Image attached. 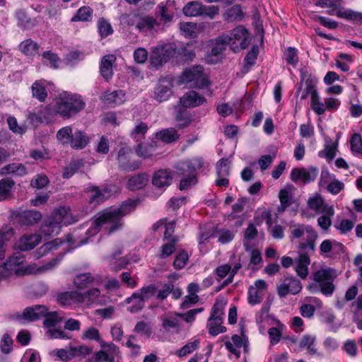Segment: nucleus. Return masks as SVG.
<instances>
[{"label":"nucleus","mask_w":362,"mask_h":362,"mask_svg":"<svg viewBox=\"0 0 362 362\" xmlns=\"http://www.w3.org/2000/svg\"><path fill=\"white\" fill-rule=\"evenodd\" d=\"M301 289L300 282L294 278H286L276 286L277 293L281 298L288 294H297Z\"/></svg>","instance_id":"20"},{"label":"nucleus","mask_w":362,"mask_h":362,"mask_svg":"<svg viewBox=\"0 0 362 362\" xmlns=\"http://www.w3.org/2000/svg\"><path fill=\"white\" fill-rule=\"evenodd\" d=\"M337 276L334 269L325 266L313 273V281L318 284L322 294L330 296L334 291V281Z\"/></svg>","instance_id":"9"},{"label":"nucleus","mask_w":362,"mask_h":362,"mask_svg":"<svg viewBox=\"0 0 362 362\" xmlns=\"http://www.w3.org/2000/svg\"><path fill=\"white\" fill-rule=\"evenodd\" d=\"M18 223L22 226H33L41 220L42 214L35 210H27L18 213L16 216Z\"/></svg>","instance_id":"26"},{"label":"nucleus","mask_w":362,"mask_h":362,"mask_svg":"<svg viewBox=\"0 0 362 362\" xmlns=\"http://www.w3.org/2000/svg\"><path fill=\"white\" fill-rule=\"evenodd\" d=\"M170 173L167 170L156 171L152 178V184L157 188H166L172 182Z\"/></svg>","instance_id":"29"},{"label":"nucleus","mask_w":362,"mask_h":362,"mask_svg":"<svg viewBox=\"0 0 362 362\" xmlns=\"http://www.w3.org/2000/svg\"><path fill=\"white\" fill-rule=\"evenodd\" d=\"M19 48L27 56H35L37 54L39 46L31 39H27L21 42Z\"/></svg>","instance_id":"49"},{"label":"nucleus","mask_w":362,"mask_h":362,"mask_svg":"<svg viewBox=\"0 0 362 362\" xmlns=\"http://www.w3.org/2000/svg\"><path fill=\"white\" fill-rule=\"evenodd\" d=\"M28 173L26 167L19 163H11L3 166L0 169L1 175L13 174L18 177H23Z\"/></svg>","instance_id":"32"},{"label":"nucleus","mask_w":362,"mask_h":362,"mask_svg":"<svg viewBox=\"0 0 362 362\" xmlns=\"http://www.w3.org/2000/svg\"><path fill=\"white\" fill-rule=\"evenodd\" d=\"M15 184V181L11 177H4L0 180V200L8 199Z\"/></svg>","instance_id":"42"},{"label":"nucleus","mask_w":362,"mask_h":362,"mask_svg":"<svg viewBox=\"0 0 362 362\" xmlns=\"http://www.w3.org/2000/svg\"><path fill=\"white\" fill-rule=\"evenodd\" d=\"M230 48L235 52L247 48L250 42L248 30L243 25L233 29L229 34H223Z\"/></svg>","instance_id":"11"},{"label":"nucleus","mask_w":362,"mask_h":362,"mask_svg":"<svg viewBox=\"0 0 362 362\" xmlns=\"http://www.w3.org/2000/svg\"><path fill=\"white\" fill-rule=\"evenodd\" d=\"M148 182L146 174H139L129 178L127 187L131 190L139 189L144 187Z\"/></svg>","instance_id":"40"},{"label":"nucleus","mask_w":362,"mask_h":362,"mask_svg":"<svg viewBox=\"0 0 362 362\" xmlns=\"http://www.w3.org/2000/svg\"><path fill=\"white\" fill-rule=\"evenodd\" d=\"M132 151L128 146H124L119 149L117 153L119 167L124 170L132 171L136 170L140 166V162L132 160Z\"/></svg>","instance_id":"17"},{"label":"nucleus","mask_w":362,"mask_h":362,"mask_svg":"<svg viewBox=\"0 0 362 362\" xmlns=\"http://www.w3.org/2000/svg\"><path fill=\"white\" fill-rule=\"evenodd\" d=\"M336 16L338 18H344L355 23H362V13L351 9H339L337 11Z\"/></svg>","instance_id":"43"},{"label":"nucleus","mask_w":362,"mask_h":362,"mask_svg":"<svg viewBox=\"0 0 362 362\" xmlns=\"http://www.w3.org/2000/svg\"><path fill=\"white\" fill-rule=\"evenodd\" d=\"M86 298L90 299V289L84 293L71 291L61 292L57 295V303L63 306L70 305L72 302L82 303Z\"/></svg>","instance_id":"16"},{"label":"nucleus","mask_w":362,"mask_h":362,"mask_svg":"<svg viewBox=\"0 0 362 362\" xmlns=\"http://www.w3.org/2000/svg\"><path fill=\"white\" fill-rule=\"evenodd\" d=\"M171 94V84L170 81L166 79L160 80L155 90V99L161 103L167 100Z\"/></svg>","instance_id":"30"},{"label":"nucleus","mask_w":362,"mask_h":362,"mask_svg":"<svg viewBox=\"0 0 362 362\" xmlns=\"http://www.w3.org/2000/svg\"><path fill=\"white\" fill-rule=\"evenodd\" d=\"M200 341L199 339L194 338L192 340L186 344L182 349L177 351L176 355L179 357L185 356L199 348Z\"/></svg>","instance_id":"56"},{"label":"nucleus","mask_w":362,"mask_h":362,"mask_svg":"<svg viewBox=\"0 0 362 362\" xmlns=\"http://www.w3.org/2000/svg\"><path fill=\"white\" fill-rule=\"evenodd\" d=\"M103 288L100 278L92 279V305H104L107 302L108 298L101 294Z\"/></svg>","instance_id":"27"},{"label":"nucleus","mask_w":362,"mask_h":362,"mask_svg":"<svg viewBox=\"0 0 362 362\" xmlns=\"http://www.w3.org/2000/svg\"><path fill=\"white\" fill-rule=\"evenodd\" d=\"M182 34L188 38H194L197 36L198 30L197 24L190 22H183L180 24Z\"/></svg>","instance_id":"53"},{"label":"nucleus","mask_w":362,"mask_h":362,"mask_svg":"<svg viewBox=\"0 0 362 362\" xmlns=\"http://www.w3.org/2000/svg\"><path fill=\"white\" fill-rule=\"evenodd\" d=\"M204 166V162L200 157L186 159L177 164L176 169L180 175H185L181 179L180 189H185L197 183L196 171Z\"/></svg>","instance_id":"5"},{"label":"nucleus","mask_w":362,"mask_h":362,"mask_svg":"<svg viewBox=\"0 0 362 362\" xmlns=\"http://www.w3.org/2000/svg\"><path fill=\"white\" fill-rule=\"evenodd\" d=\"M18 23L25 29H32L35 27L38 22L36 18H30L25 10H19L16 13Z\"/></svg>","instance_id":"37"},{"label":"nucleus","mask_w":362,"mask_h":362,"mask_svg":"<svg viewBox=\"0 0 362 362\" xmlns=\"http://www.w3.org/2000/svg\"><path fill=\"white\" fill-rule=\"evenodd\" d=\"M98 29L101 37H107L113 33V29L109 21L105 18H100L98 21Z\"/></svg>","instance_id":"60"},{"label":"nucleus","mask_w":362,"mask_h":362,"mask_svg":"<svg viewBox=\"0 0 362 362\" xmlns=\"http://www.w3.org/2000/svg\"><path fill=\"white\" fill-rule=\"evenodd\" d=\"M243 13L239 5H235L227 9L223 13V18L228 22L240 21L243 18Z\"/></svg>","instance_id":"48"},{"label":"nucleus","mask_w":362,"mask_h":362,"mask_svg":"<svg viewBox=\"0 0 362 362\" xmlns=\"http://www.w3.org/2000/svg\"><path fill=\"white\" fill-rule=\"evenodd\" d=\"M62 243L59 239L56 238L52 241L43 244L35 252V256L37 258H40L47 255L49 252L57 250Z\"/></svg>","instance_id":"44"},{"label":"nucleus","mask_w":362,"mask_h":362,"mask_svg":"<svg viewBox=\"0 0 362 362\" xmlns=\"http://www.w3.org/2000/svg\"><path fill=\"white\" fill-rule=\"evenodd\" d=\"M300 79L301 81H305V88L304 90L305 92L311 95L317 91L315 86L317 83V79L316 78L312 76L307 71L301 70Z\"/></svg>","instance_id":"46"},{"label":"nucleus","mask_w":362,"mask_h":362,"mask_svg":"<svg viewBox=\"0 0 362 362\" xmlns=\"http://www.w3.org/2000/svg\"><path fill=\"white\" fill-rule=\"evenodd\" d=\"M179 314L175 313L162 317V326L165 331L180 329Z\"/></svg>","instance_id":"45"},{"label":"nucleus","mask_w":362,"mask_h":362,"mask_svg":"<svg viewBox=\"0 0 362 362\" xmlns=\"http://www.w3.org/2000/svg\"><path fill=\"white\" fill-rule=\"evenodd\" d=\"M138 202L127 200L119 207L110 209L98 214L95 220L96 228L103 225L107 226L109 233H113L122 226V218L134 211Z\"/></svg>","instance_id":"1"},{"label":"nucleus","mask_w":362,"mask_h":362,"mask_svg":"<svg viewBox=\"0 0 362 362\" xmlns=\"http://www.w3.org/2000/svg\"><path fill=\"white\" fill-rule=\"evenodd\" d=\"M218 238V240L221 244H226L232 241L234 238V233L224 228L219 229L215 234Z\"/></svg>","instance_id":"63"},{"label":"nucleus","mask_w":362,"mask_h":362,"mask_svg":"<svg viewBox=\"0 0 362 362\" xmlns=\"http://www.w3.org/2000/svg\"><path fill=\"white\" fill-rule=\"evenodd\" d=\"M351 150L354 153L362 155V139L360 134H354L350 140Z\"/></svg>","instance_id":"64"},{"label":"nucleus","mask_w":362,"mask_h":362,"mask_svg":"<svg viewBox=\"0 0 362 362\" xmlns=\"http://www.w3.org/2000/svg\"><path fill=\"white\" fill-rule=\"evenodd\" d=\"M175 83L198 89L205 88L210 84L207 74L204 73V68L200 65L185 69L176 78Z\"/></svg>","instance_id":"4"},{"label":"nucleus","mask_w":362,"mask_h":362,"mask_svg":"<svg viewBox=\"0 0 362 362\" xmlns=\"http://www.w3.org/2000/svg\"><path fill=\"white\" fill-rule=\"evenodd\" d=\"M83 59V52L78 50H73L66 54L64 60L66 65L72 66Z\"/></svg>","instance_id":"58"},{"label":"nucleus","mask_w":362,"mask_h":362,"mask_svg":"<svg viewBox=\"0 0 362 362\" xmlns=\"http://www.w3.org/2000/svg\"><path fill=\"white\" fill-rule=\"evenodd\" d=\"M159 25L156 19L150 16L139 17L136 23V28L145 35L153 34Z\"/></svg>","instance_id":"24"},{"label":"nucleus","mask_w":362,"mask_h":362,"mask_svg":"<svg viewBox=\"0 0 362 362\" xmlns=\"http://www.w3.org/2000/svg\"><path fill=\"white\" fill-rule=\"evenodd\" d=\"M158 8L160 20L165 23L170 22L173 18L174 11L176 10L175 2L168 0L165 4H160Z\"/></svg>","instance_id":"33"},{"label":"nucleus","mask_w":362,"mask_h":362,"mask_svg":"<svg viewBox=\"0 0 362 362\" xmlns=\"http://www.w3.org/2000/svg\"><path fill=\"white\" fill-rule=\"evenodd\" d=\"M267 289V284L262 279H257L254 284L250 286L248 289V303L255 305L259 304L262 300L265 291Z\"/></svg>","instance_id":"19"},{"label":"nucleus","mask_w":362,"mask_h":362,"mask_svg":"<svg viewBox=\"0 0 362 362\" xmlns=\"http://www.w3.org/2000/svg\"><path fill=\"white\" fill-rule=\"evenodd\" d=\"M32 95L40 102H45L47 98L46 87L41 81H35L32 86Z\"/></svg>","instance_id":"41"},{"label":"nucleus","mask_w":362,"mask_h":362,"mask_svg":"<svg viewBox=\"0 0 362 362\" xmlns=\"http://www.w3.org/2000/svg\"><path fill=\"white\" fill-rule=\"evenodd\" d=\"M76 219L71 215V210L64 206L55 209L49 216L45 218L40 226V233L45 237L58 235L62 226L73 224Z\"/></svg>","instance_id":"2"},{"label":"nucleus","mask_w":362,"mask_h":362,"mask_svg":"<svg viewBox=\"0 0 362 362\" xmlns=\"http://www.w3.org/2000/svg\"><path fill=\"white\" fill-rule=\"evenodd\" d=\"M226 39L227 38L225 37L224 35H222L216 38L213 42L211 54L208 57L207 59L209 63L215 62L214 59H210L211 57L214 56L218 58L222 54L223 52L226 49L227 45H228Z\"/></svg>","instance_id":"34"},{"label":"nucleus","mask_w":362,"mask_h":362,"mask_svg":"<svg viewBox=\"0 0 362 362\" xmlns=\"http://www.w3.org/2000/svg\"><path fill=\"white\" fill-rule=\"evenodd\" d=\"M342 1L343 0H318L315 5L321 8H328L330 9L328 11L329 14L336 15V12L339 10Z\"/></svg>","instance_id":"50"},{"label":"nucleus","mask_w":362,"mask_h":362,"mask_svg":"<svg viewBox=\"0 0 362 362\" xmlns=\"http://www.w3.org/2000/svg\"><path fill=\"white\" fill-rule=\"evenodd\" d=\"M92 203L96 202L100 204L107 199L110 197V194L106 190H101L97 187H92Z\"/></svg>","instance_id":"61"},{"label":"nucleus","mask_w":362,"mask_h":362,"mask_svg":"<svg viewBox=\"0 0 362 362\" xmlns=\"http://www.w3.org/2000/svg\"><path fill=\"white\" fill-rule=\"evenodd\" d=\"M291 189V187H289L288 188L283 189L279 192V197L281 202V205L278 208L279 211H284L286 209V208L289 205Z\"/></svg>","instance_id":"59"},{"label":"nucleus","mask_w":362,"mask_h":362,"mask_svg":"<svg viewBox=\"0 0 362 362\" xmlns=\"http://www.w3.org/2000/svg\"><path fill=\"white\" fill-rule=\"evenodd\" d=\"M226 305V299L218 296L213 305L207 323L209 333L212 336H216L218 334L226 332V328L222 325L224 320V310Z\"/></svg>","instance_id":"7"},{"label":"nucleus","mask_w":362,"mask_h":362,"mask_svg":"<svg viewBox=\"0 0 362 362\" xmlns=\"http://www.w3.org/2000/svg\"><path fill=\"white\" fill-rule=\"evenodd\" d=\"M203 4L198 1L187 3L182 8L183 13L187 16H202Z\"/></svg>","instance_id":"38"},{"label":"nucleus","mask_w":362,"mask_h":362,"mask_svg":"<svg viewBox=\"0 0 362 362\" xmlns=\"http://www.w3.org/2000/svg\"><path fill=\"white\" fill-rule=\"evenodd\" d=\"M42 235L39 234H25L17 243V248L21 251H30L34 249L41 241Z\"/></svg>","instance_id":"25"},{"label":"nucleus","mask_w":362,"mask_h":362,"mask_svg":"<svg viewBox=\"0 0 362 362\" xmlns=\"http://www.w3.org/2000/svg\"><path fill=\"white\" fill-rule=\"evenodd\" d=\"M318 175V169L313 166L308 168H293L290 173L291 179L296 182H300L304 184L313 182Z\"/></svg>","instance_id":"18"},{"label":"nucleus","mask_w":362,"mask_h":362,"mask_svg":"<svg viewBox=\"0 0 362 362\" xmlns=\"http://www.w3.org/2000/svg\"><path fill=\"white\" fill-rule=\"evenodd\" d=\"M156 137L163 142L171 143L176 141L179 135L173 128L165 129L156 134Z\"/></svg>","instance_id":"51"},{"label":"nucleus","mask_w":362,"mask_h":362,"mask_svg":"<svg viewBox=\"0 0 362 362\" xmlns=\"http://www.w3.org/2000/svg\"><path fill=\"white\" fill-rule=\"evenodd\" d=\"M319 186L324 187L329 193L334 195L339 194L344 188V184L326 168L321 172Z\"/></svg>","instance_id":"14"},{"label":"nucleus","mask_w":362,"mask_h":362,"mask_svg":"<svg viewBox=\"0 0 362 362\" xmlns=\"http://www.w3.org/2000/svg\"><path fill=\"white\" fill-rule=\"evenodd\" d=\"M317 219L318 226L324 230H327L332 225V218L334 215L333 207H325V211H322Z\"/></svg>","instance_id":"39"},{"label":"nucleus","mask_w":362,"mask_h":362,"mask_svg":"<svg viewBox=\"0 0 362 362\" xmlns=\"http://www.w3.org/2000/svg\"><path fill=\"white\" fill-rule=\"evenodd\" d=\"M92 339L96 340L100 344V349L95 352V362H115V358L120 352L119 348L111 342L104 341L98 329L92 328Z\"/></svg>","instance_id":"10"},{"label":"nucleus","mask_w":362,"mask_h":362,"mask_svg":"<svg viewBox=\"0 0 362 362\" xmlns=\"http://www.w3.org/2000/svg\"><path fill=\"white\" fill-rule=\"evenodd\" d=\"M57 138L63 145H69L75 150L84 148L89 142V138L84 132L77 130L73 133L70 126L59 129L57 133Z\"/></svg>","instance_id":"8"},{"label":"nucleus","mask_w":362,"mask_h":362,"mask_svg":"<svg viewBox=\"0 0 362 362\" xmlns=\"http://www.w3.org/2000/svg\"><path fill=\"white\" fill-rule=\"evenodd\" d=\"M21 262V257H10L6 262L0 265V280L9 277L13 273L18 274V267Z\"/></svg>","instance_id":"23"},{"label":"nucleus","mask_w":362,"mask_h":362,"mask_svg":"<svg viewBox=\"0 0 362 362\" xmlns=\"http://www.w3.org/2000/svg\"><path fill=\"white\" fill-rule=\"evenodd\" d=\"M14 233L15 230L12 227L2 228L0 230V262L5 258L8 243Z\"/></svg>","instance_id":"31"},{"label":"nucleus","mask_w":362,"mask_h":362,"mask_svg":"<svg viewBox=\"0 0 362 362\" xmlns=\"http://www.w3.org/2000/svg\"><path fill=\"white\" fill-rule=\"evenodd\" d=\"M116 61V57L114 54H107L103 57L100 63V71L101 76L108 81L113 76V64Z\"/></svg>","instance_id":"28"},{"label":"nucleus","mask_w":362,"mask_h":362,"mask_svg":"<svg viewBox=\"0 0 362 362\" xmlns=\"http://www.w3.org/2000/svg\"><path fill=\"white\" fill-rule=\"evenodd\" d=\"M85 103L78 94L64 92L54 106V112L63 119H69L84 109Z\"/></svg>","instance_id":"3"},{"label":"nucleus","mask_w":362,"mask_h":362,"mask_svg":"<svg viewBox=\"0 0 362 362\" xmlns=\"http://www.w3.org/2000/svg\"><path fill=\"white\" fill-rule=\"evenodd\" d=\"M43 64L49 65L50 67L57 69L59 68L60 59L56 53L52 51H45L42 54Z\"/></svg>","instance_id":"55"},{"label":"nucleus","mask_w":362,"mask_h":362,"mask_svg":"<svg viewBox=\"0 0 362 362\" xmlns=\"http://www.w3.org/2000/svg\"><path fill=\"white\" fill-rule=\"evenodd\" d=\"M45 317L43 325L45 327L50 328L54 327L58 322H60V319L59 318L58 313L55 311L54 312H48L46 311V314L43 317Z\"/></svg>","instance_id":"62"},{"label":"nucleus","mask_w":362,"mask_h":362,"mask_svg":"<svg viewBox=\"0 0 362 362\" xmlns=\"http://www.w3.org/2000/svg\"><path fill=\"white\" fill-rule=\"evenodd\" d=\"M310 263V257L306 254L299 255L296 266L297 274L302 279H305L308 274V266Z\"/></svg>","instance_id":"36"},{"label":"nucleus","mask_w":362,"mask_h":362,"mask_svg":"<svg viewBox=\"0 0 362 362\" xmlns=\"http://www.w3.org/2000/svg\"><path fill=\"white\" fill-rule=\"evenodd\" d=\"M159 228L164 229V239L170 241H175L173 234L175 229V222H168L166 219H161L153 226V230H157Z\"/></svg>","instance_id":"35"},{"label":"nucleus","mask_w":362,"mask_h":362,"mask_svg":"<svg viewBox=\"0 0 362 362\" xmlns=\"http://www.w3.org/2000/svg\"><path fill=\"white\" fill-rule=\"evenodd\" d=\"M139 293H134L131 297L128 298L126 300L128 303L132 304L129 307V310L132 313H136L141 310L144 306V300L141 298Z\"/></svg>","instance_id":"54"},{"label":"nucleus","mask_w":362,"mask_h":362,"mask_svg":"<svg viewBox=\"0 0 362 362\" xmlns=\"http://www.w3.org/2000/svg\"><path fill=\"white\" fill-rule=\"evenodd\" d=\"M315 341V337L314 336L305 335L299 341V347L306 349L310 354H314L316 353Z\"/></svg>","instance_id":"57"},{"label":"nucleus","mask_w":362,"mask_h":362,"mask_svg":"<svg viewBox=\"0 0 362 362\" xmlns=\"http://www.w3.org/2000/svg\"><path fill=\"white\" fill-rule=\"evenodd\" d=\"M289 232L292 240L305 237V241L299 243L298 249L315 251L318 235L311 226L291 222L289 226Z\"/></svg>","instance_id":"6"},{"label":"nucleus","mask_w":362,"mask_h":362,"mask_svg":"<svg viewBox=\"0 0 362 362\" xmlns=\"http://www.w3.org/2000/svg\"><path fill=\"white\" fill-rule=\"evenodd\" d=\"M308 205L310 209L320 214L322 213V211H325V207H333L332 206L327 204L322 197L319 194H316L313 197H310L308 200Z\"/></svg>","instance_id":"47"},{"label":"nucleus","mask_w":362,"mask_h":362,"mask_svg":"<svg viewBox=\"0 0 362 362\" xmlns=\"http://www.w3.org/2000/svg\"><path fill=\"white\" fill-rule=\"evenodd\" d=\"M48 310L45 305H35L26 307L22 313H16L11 316V319L18 321L21 324L31 322L42 319Z\"/></svg>","instance_id":"13"},{"label":"nucleus","mask_w":362,"mask_h":362,"mask_svg":"<svg viewBox=\"0 0 362 362\" xmlns=\"http://www.w3.org/2000/svg\"><path fill=\"white\" fill-rule=\"evenodd\" d=\"M206 101L204 97L199 95L194 90H189L185 93L180 98V104L185 108H192L202 105Z\"/></svg>","instance_id":"22"},{"label":"nucleus","mask_w":362,"mask_h":362,"mask_svg":"<svg viewBox=\"0 0 362 362\" xmlns=\"http://www.w3.org/2000/svg\"><path fill=\"white\" fill-rule=\"evenodd\" d=\"M100 99L105 105L115 107L123 105L127 100V95L126 91L121 89L107 90L101 94Z\"/></svg>","instance_id":"15"},{"label":"nucleus","mask_w":362,"mask_h":362,"mask_svg":"<svg viewBox=\"0 0 362 362\" xmlns=\"http://www.w3.org/2000/svg\"><path fill=\"white\" fill-rule=\"evenodd\" d=\"M320 254L325 257H331L343 252L344 245L335 240H324L320 245Z\"/></svg>","instance_id":"21"},{"label":"nucleus","mask_w":362,"mask_h":362,"mask_svg":"<svg viewBox=\"0 0 362 362\" xmlns=\"http://www.w3.org/2000/svg\"><path fill=\"white\" fill-rule=\"evenodd\" d=\"M74 284L78 289H86L85 291L86 292L88 289H90L89 287L90 285V273L80 274L76 276Z\"/></svg>","instance_id":"52"},{"label":"nucleus","mask_w":362,"mask_h":362,"mask_svg":"<svg viewBox=\"0 0 362 362\" xmlns=\"http://www.w3.org/2000/svg\"><path fill=\"white\" fill-rule=\"evenodd\" d=\"M175 54V46L168 43L153 47L150 53V63L152 66H163Z\"/></svg>","instance_id":"12"}]
</instances>
